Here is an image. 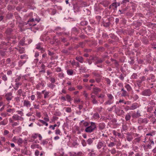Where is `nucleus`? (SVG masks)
Returning a JSON list of instances; mask_svg holds the SVG:
<instances>
[{
  "instance_id": "nucleus-1",
  "label": "nucleus",
  "mask_w": 156,
  "mask_h": 156,
  "mask_svg": "<svg viewBox=\"0 0 156 156\" xmlns=\"http://www.w3.org/2000/svg\"><path fill=\"white\" fill-rule=\"evenodd\" d=\"M91 125L90 126L87 127L85 130V131L87 132L91 133L96 128V126L94 123L91 122Z\"/></svg>"
},
{
  "instance_id": "nucleus-2",
  "label": "nucleus",
  "mask_w": 156,
  "mask_h": 156,
  "mask_svg": "<svg viewBox=\"0 0 156 156\" xmlns=\"http://www.w3.org/2000/svg\"><path fill=\"white\" fill-rule=\"evenodd\" d=\"M12 118L13 119L16 121L20 120L22 121L23 120V119L22 117L19 116L17 115H13L12 117Z\"/></svg>"
},
{
  "instance_id": "nucleus-3",
  "label": "nucleus",
  "mask_w": 156,
  "mask_h": 156,
  "mask_svg": "<svg viewBox=\"0 0 156 156\" xmlns=\"http://www.w3.org/2000/svg\"><path fill=\"white\" fill-rule=\"evenodd\" d=\"M142 94L144 96H150L151 94V92L150 90H145L142 92Z\"/></svg>"
},
{
  "instance_id": "nucleus-4",
  "label": "nucleus",
  "mask_w": 156,
  "mask_h": 156,
  "mask_svg": "<svg viewBox=\"0 0 156 156\" xmlns=\"http://www.w3.org/2000/svg\"><path fill=\"white\" fill-rule=\"evenodd\" d=\"M12 94L11 93H9L6 94L5 95V96L6 97V99L8 101L10 100L12 98Z\"/></svg>"
},
{
  "instance_id": "nucleus-5",
  "label": "nucleus",
  "mask_w": 156,
  "mask_h": 156,
  "mask_svg": "<svg viewBox=\"0 0 156 156\" xmlns=\"http://www.w3.org/2000/svg\"><path fill=\"white\" fill-rule=\"evenodd\" d=\"M101 91V89L98 87H94L93 88V93L97 94L98 92H100Z\"/></svg>"
},
{
  "instance_id": "nucleus-6",
  "label": "nucleus",
  "mask_w": 156,
  "mask_h": 156,
  "mask_svg": "<svg viewBox=\"0 0 156 156\" xmlns=\"http://www.w3.org/2000/svg\"><path fill=\"white\" fill-rule=\"evenodd\" d=\"M140 116V114L138 112H137L136 113L133 114L132 115V117L134 118H137Z\"/></svg>"
},
{
  "instance_id": "nucleus-7",
  "label": "nucleus",
  "mask_w": 156,
  "mask_h": 156,
  "mask_svg": "<svg viewBox=\"0 0 156 156\" xmlns=\"http://www.w3.org/2000/svg\"><path fill=\"white\" fill-rule=\"evenodd\" d=\"M133 139V137L129 133H128L127 134L126 136V139L128 141H130Z\"/></svg>"
},
{
  "instance_id": "nucleus-8",
  "label": "nucleus",
  "mask_w": 156,
  "mask_h": 156,
  "mask_svg": "<svg viewBox=\"0 0 156 156\" xmlns=\"http://www.w3.org/2000/svg\"><path fill=\"white\" fill-rule=\"evenodd\" d=\"M23 104L24 106H26L27 107L30 106L31 105L30 102L28 101L24 100Z\"/></svg>"
},
{
  "instance_id": "nucleus-9",
  "label": "nucleus",
  "mask_w": 156,
  "mask_h": 156,
  "mask_svg": "<svg viewBox=\"0 0 156 156\" xmlns=\"http://www.w3.org/2000/svg\"><path fill=\"white\" fill-rule=\"evenodd\" d=\"M138 122L140 123H146L147 122V119L146 118L142 120L140 119L138 120Z\"/></svg>"
},
{
  "instance_id": "nucleus-10",
  "label": "nucleus",
  "mask_w": 156,
  "mask_h": 156,
  "mask_svg": "<svg viewBox=\"0 0 156 156\" xmlns=\"http://www.w3.org/2000/svg\"><path fill=\"white\" fill-rule=\"evenodd\" d=\"M31 147L32 149H34L35 148H40L41 150L42 149L41 147H39V145L38 144H33L31 145Z\"/></svg>"
},
{
  "instance_id": "nucleus-11",
  "label": "nucleus",
  "mask_w": 156,
  "mask_h": 156,
  "mask_svg": "<svg viewBox=\"0 0 156 156\" xmlns=\"http://www.w3.org/2000/svg\"><path fill=\"white\" fill-rule=\"evenodd\" d=\"M104 143L102 142H100L97 144V147L98 149H100L103 146Z\"/></svg>"
},
{
  "instance_id": "nucleus-12",
  "label": "nucleus",
  "mask_w": 156,
  "mask_h": 156,
  "mask_svg": "<svg viewBox=\"0 0 156 156\" xmlns=\"http://www.w3.org/2000/svg\"><path fill=\"white\" fill-rule=\"evenodd\" d=\"M113 8V9H116L117 8V5L116 3H113L109 6V8Z\"/></svg>"
},
{
  "instance_id": "nucleus-13",
  "label": "nucleus",
  "mask_w": 156,
  "mask_h": 156,
  "mask_svg": "<svg viewBox=\"0 0 156 156\" xmlns=\"http://www.w3.org/2000/svg\"><path fill=\"white\" fill-rule=\"evenodd\" d=\"M76 59L81 63H82L83 61V58L81 56L77 57H76Z\"/></svg>"
},
{
  "instance_id": "nucleus-14",
  "label": "nucleus",
  "mask_w": 156,
  "mask_h": 156,
  "mask_svg": "<svg viewBox=\"0 0 156 156\" xmlns=\"http://www.w3.org/2000/svg\"><path fill=\"white\" fill-rule=\"evenodd\" d=\"M116 112L118 115H121L123 113H124V112L123 111V110H121L117 109L116 110Z\"/></svg>"
},
{
  "instance_id": "nucleus-15",
  "label": "nucleus",
  "mask_w": 156,
  "mask_h": 156,
  "mask_svg": "<svg viewBox=\"0 0 156 156\" xmlns=\"http://www.w3.org/2000/svg\"><path fill=\"white\" fill-rule=\"evenodd\" d=\"M17 143L19 145H20L23 143V140L21 138H19L18 139H17Z\"/></svg>"
},
{
  "instance_id": "nucleus-16",
  "label": "nucleus",
  "mask_w": 156,
  "mask_h": 156,
  "mask_svg": "<svg viewBox=\"0 0 156 156\" xmlns=\"http://www.w3.org/2000/svg\"><path fill=\"white\" fill-rule=\"evenodd\" d=\"M125 87L128 91H130L132 90V88L129 84H126L125 86Z\"/></svg>"
},
{
  "instance_id": "nucleus-17",
  "label": "nucleus",
  "mask_w": 156,
  "mask_h": 156,
  "mask_svg": "<svg viewBox=\"0 0 156 156\" xmlns=\"http://www.w3.org/2000/svg\"><path fill=\"white\" fill-rule=\"evenodd\" d=\"M67 74L69 75H71L73 74V70L72 69H68L67 71Z\"/></svg>"
},
{
  "instance_id": "nucleus-18",
  "label": "nucleus",
  "mask_w": 156,
  "mask_h": 156,
  "mask_svg": "<svg viewBox=\"0 0 156 156\" xmlns=\"http://www.w3.org/2000/svg\"><path fill=\"white\" fill-rule=\"evenodd\" d=\"M19 51L20 54H22L24 52L25 50L23 48L20 47Z\"/></svg>"
},
{
  "instance_id": "nucleus-19",
  "label": "nucleus",
  "mask_w": 156,
  "mask_h": 156,
  "mask_svg": "<svg viewBox=\"0 0 156 156\" xmlns=\"http://www.w3.org/2000/svg\"><path fill=\"white\" fill-rule=\"evenodd\" d=\"M137 107V105L136 104H133L132 106L130 107V109L132 110H134L136 109Z\"/></svg>"
},
{
  "instance_id": "nucleus-20",
  "label": "nucleus",
  "mask_w": 156,
  "mask_h": 156,
  "mask_svg": "<svg viewBox=\"0 0 156 156\" xmlns=\"http://www.w3.org/2000/svg\"><path fill=\"white\" fill-rule=\"evenodd\" d=\"M131 118V116L130 115H129V114H127L125 117L126 119V121L129 120Z\"/></svg>"
},
{
  "instance_id": "nucleus-21",
  "label": "nucleus",
  "mask_w": 156,
  "mask_h": 156,
  "mask_svg": "<svg viewBox=\"0 0 156 156\" xmlns=\"http://www.w3.org/2000/svg\"><path fill=\"white\" fill-rule=\"evenodd\" d=\"M41 44L40 43L38 44L37 45L36 48L37 49H41L42 50V51H44L43 48H41Z\"/></svg>"
},
{
  "instance_id": "nucleus-22",
  "label": "nucleus",
  "mask_w": 156,
  "mask_h": 156,
  "mask_svg": "<svg viewBox=\"0 0 156 156\" xmlns=\"http://www.w3.org/2000/svg\"><path fill=\"white\" fill-rule=\"evenodd\" d=\"M49 92H45L44 93V98H45L48 97Z\"/></svg>"
},
{
  "instance_id": "nucleus-23",
  "label": "nucleus",
  "mask_w": 156,
  "mask_h": 156,
  "mask_svg": "<svg viewBox=\"0 0 156 156\" xmlns=\"http://www.w3.org/2000/svg\"><path fill=\"white\" fill-rule=\"evenodd\" d=\"M93 140L92 139L89 138L87 141V142L89 144H90L93 142Z\"/></svg>"
},
{
  "instance_id": "nucleus-24",
  "label": "nucleus",
  "mask_w": 156,
  "mask_h": 156,
  "mask_svg": "<svg viewBox=\"0 0 156 156\" xmlns=\"http://www.w3.org/2000/svg\"><path fill=\"white\" fill-rule=\"evenodd\" d=\"M104 125L103 123H100L99 125V128L101 129H102L104 128Z\"/></svg>"
},
{
  "instance_id": "nucleus-25",
  "label": "nucleus",
  "mask_w": 156,
  "mask_h": 156,
  "mask_svg": "<svg viewBox=\"0 0 156 156\" xmlns=\"http://www.w3.org/2000/svg\"><path fill=\"white\" fill-rule=\"evenodd\" d=\"M40 122L41 123H42L44 125H45L46 126H48V123L43 120H40Z\"/></svg>"
},
{
  "instance_id": "nucleus-26",
  "label": "nucleus",
  "mask_w": 156,
  "mask_h": 156,
  "mask_svg": "<svg viewBox=\"0 0 156 156\" xmlns=\"http://www.w3.org/2000/svg\"><path fill=\"white\" fill-rule=\"evenodd\" d=\"M19 124L16 122H13L12 124V127H14L18 125Z\"/></svg>"
},
{
  "instance_id": "nucleus-27",
  "label": "nucleus",
  "mask_w": 156,
  "mask_h": 156,
  "mask_svg": "<svg viewBox=\"0 0 156 156\" xmlns=\"http://www.w3.org/2000/svg\"><path fill=\"white\" fill-rule=\"evenodd\" d=\"M127 95V92L125 90L123 91L122 94V96L125 97Z\"/></svg>"
},
{
  "instance_id": "nucleus-28",
  "label": "nucleus",
  "mask_w": 156,
  "mask_h": 156,
  "mask_svg": "<svg viewBox=\"0 0 156 156\" xmlns=\"http://www.w3.org/2000/svg\"><path fill=\"white\" fill-rule=\"evenodd\" d=\"M2 79L5 81H6L7 80V78L5 75H4L2 76Z\"/></svg>"
},
{
  "instance_id": "nucleus-29",
  "label": "nucleus",
  "mask_w": 156,
  "mask_h": 156,
  "mask_svg": "<svg viewBox=\"0 0 156 156\" xmlns=\"http://www.w3.org/2000/svg\"><path fill=\"white\" fill-rule=\"evenodd\" d=\"M66 98L69 102H70L71 100L70 97L68 95H66Z\"/></svg>"
},
{
  "instance_id": "nucleus-30",
  "label": "nucleus",
  "mask_w": 156,
  "mask_h": 156,
  "mask_svg": "<svg viewBox=\"0 0 156 156\" xmlns=\"http://www.w3.org/2000/svg\"><path fill=\"white\" fill-rule=\"evenodd\" d=\"M104 60L101 59H100L97 60V62H96V64L100 63H101L103 62Z\"/></svg>"
},
{
  "instance_id": "nucleus-31",
  "label": "nucleus",
  "mask_w": 156,
  "mask_h": 156,
  "mask_svg": "<svg viewBox=\"0 0 156 156\" xmlns=\"http://www.w3.org/2000/svg\"><path fill=\"white\" fill-rule=\"evenodd\" d=\"M66 111L68 112H71V109L70 108L68 107L66 109Z\"/></svg>"
},
{
  "instance_id": "nucleus-32",
  "label": "nucleus",
  "mask_w": 156,
  "mask_h": 156,
  "mask_svg": "<svg viewBox=\"0 0 156 156\" xmlns=\"http://www.w3.org/2000/svg\"><path fill=\"white\" fill-rule=\"evenodd\" d=\"M108 97L109 99L111 100L112 99H113V97L112 95L111 94H108Z\"/></svg>"
},
{
  "instance_id": "nucleus-33",
  "label": "nucleus",
  "mask_w": 156,
  "mask_h": 156,
  "mask_svg": "<svg viewBox=\"0 0 156 156\" xmlns=\"http://www.w3.org/2000/svg\"><path fill=\"white\" fill-rule=\"evenodd\" d=\"M94 74L95 76L97 77H101V76L99 74L96 73H94Z\"/></svg>"
},
{
  "instance_id": "nucleus-34",
  "label": "nucleus",
  "mask_w": 156,
  "mask_h": 156,
  "mask_svg": "<svg viewBox=\"0 0 156 156\" xmlns=\"http://www.w3.org/2000/svg\"><path fill=\"white\" fill-rule=\"evenodd\" d=\"M61 133V131L59 129H56L55 130V133L56 134H60Z\"/></svg>"
},
{
  "instance_id": "nucleus-35",
  "label": "nucleus",
  "mask_w": 156,
  "mask_h": 156,
  "mask_svg": "<svg viewBox=\"0 0 156 156\" xmlns=\"http://www.w3.org/2000/svg\"><path fill=\"white\" fill-rule=\"evenodd\" d=\"M74 102L78 104L80 102V100L79 99H76L74 100Z\"/></svg>"
},
{
  "instance_id": "nucleus-36",
  "label": "nucleus",
  "mask_w": 156,
  "mask_h": 156,
  "mask_svg": "<svg viewBox=\"0 0 156 156\" xmlns=\"http://www.w3.org/2000/svg\"><path fill=\"white\" fill-rule=\"evenodd\" d=\"M105 81H106L107 83L108 84H110L111 81H110V80L109 79L107 78H105Z\"/></svg>"
},
{
  "instance_id": "nucleus-37",
  "label": "nucleus",
  "mask_w": 156,
  "mask_h": 156,
  "mask_svg": "<svg viewBox=\"0 0 156 156\" xmlns=\"http://www.w3.org/2000/svg\"><path fill=\"white\" fill-rule=\"evenodd\" d=\"M39 151L37 150H36L35 152V155L36 156H38L39 155Z\"/></svg>"
},
{
  "instance_id": "nucleus-38",
  "label": "nucleus",
  "mask_w": 156,
  "mask_h": 156,
  "mask_svg": "<svg viewBox=\"0 0 156 156\" xmlns=\"http://www.w3.org/2000/svg\"><path fill=\"white\" fill-rule=\"evenodd\" d=\"M115 144L114 142H111L108 145V146L109 147H112L114 146Z\"/></svg>"
},
{
  "instance_id": "nucleus-39",
  "label": "nucleus",
  "mask_w": 156,
  "mask_h": 156,
  "mask_svg": "<svg viewBox=\"0 0 156 156\" xmlns=\"http://www.w3.org/2000/svg\"><path fill=\"white\" fill-rule=\"evenodd\" d=\"M111 152L112 154H115L116 153V150L114 149H113L111 151Z\"/></svg>"
},
{
  "instance_id": "nucleus-40",
  "label": "nucleus",
  "mask_w": 156,
  "mask_h": 156,
  "mask_svg": "<svg viewBox=\"0 0 156 156\" xmlns=\"http://www.w3.org/2000/svg\"><path fill=\"white\" fill-rule=\"evenodd\" d=\"M92 102L94 104H96L98 103V101L95 99H93Z\"/></svg>"
},
{
  "instance_id": "nucleus-41",
  "label": "nucleus",
  "mask_w": 156,
  "mask_h": 156,
  "mask_svg": "<svg viewBox=\"0 0 156 156\" xmlns=\"http://www.w3.org/2000/svg\"><path fill=\"white\" fill-rule=\"evenodd\" d=\"M17 140V139L16 138V136L14 137L12 139V141L14 142H16Z\"/></svg>"
},
{
  "instance_id": "nucleus-42",
  "label": "nucleus",
  "mask_w": 156,
  "mask_h": 156,
  "mask_svg": "<svg viewBox=\"0 0 156 156\" xmlns=\"http://www.w3.org/2000/svg\"><path fill=\"white\" fill-rule=\"evenodd\" d=\"M35 98V96L34 95H33L31 96H30V99L32 101H33L34 100Z\"/></svg>"
},
{
  "instance_id": "nucleus-43",
  "label": "nucleus",
  "mask_w": 156,
  "mask_h": 156,
  "mask_svg": "<svg viewBox=\"0 0 156 156\" xmlns=\"http://www.w3.org/2000/svg\"><path fill=\"white\" fill-rule=\"evenodd\" d=\"M17 112L18 114L20 115L21 116L23 115V113L22 111H18Z\"/></svg>"
},
{
  "instance_id": "nucleus-44",
  "label": "nucleus",
  "mask_w": 156,
  "mask_h": 156,
  "mask_svg": "<svg viewBox=\"0 0 156 156\" xmlns=\"http://www.w3.org/2000/svg\"><path fill=\"white\" fill-rule=\"evenodd\" d=\"M24 43V41L23 40H22L20 42V44L22 45H23Z\"/></svg>"
},
{
  "instance_id": "nucleus-45",
  "label": "nucleus",
  "mask_w": 156,
  "mask_h": 156,
  "mask_svg": "<svg viewBox=\"0 0 156 156\" xmlns=\"http://www.w3.org/2000/svg\"><path fill=\"white\" fill-rule=\"evenodd\" d=\"M34 108L35 109H38L39 108V105H34Z\"/></svg>"
},
{
  "instance_id": "nucleus-46",
  "label": "nucleus",
  "mask_w": 156,
  "mask_h": 156,
  "mask_svg": "<svg viewBox=\"0 0 156 156\" xmlns=\"http://www.w3.org/2000/svg\"><path fill=\"white\" fill-rule=\"evenodd\" d=\"M6 123L4 122V121H2L0 122V125H5Z\"/></svg>"
},
{
  "instance_id": "nucleus-47",
  "label": "nucleus",
  "mask_w": 156,
  "mask_h": 156,
  "mask_svg": "<svg viewBox=\"0 0 156 156\" xmlns=\"http://www.w3.org/2000/svg\"><path fill=\"white\" fill-rule=\"evenodd\" d=\"M27 57V55H23L20 56V58L21 59H23Z\"/></svg>"
},
{
  "instance_id": "nucleus-48",
  "label": "nucleus",
  "mask_w": 156,
  "mask_h": 156,
  "mask_svg": "<svg viewBox=\"0 0 156 156\" xmlns=\"http://www.w3.org/2000/svg\"><path fill=\"white\" fill-rule=\"evenodd\" d=\"M1 115L2 116L5 117H6L7 116V114L5 113H2L1 114Z\"/></svg>"
},
{
  "instance_id": "nucleus-49",
  "label": "nucleus",
  "mask_w": 156,
  "mask_h": 156,
  "mask_svg": "<svg viewBox=\"0 0 156 156\" xmlns=\"http://www.w3.org/2000/svg\"><path fill=\"white\" fill-rule=\"evenodd\" d=\"M51 81L52 83H55V80L54 78H51Z\"/></svg>"
},
{
  "instance_id": "nucleus-50",
  "label": "nucleus",
  "mask_w": 156,
  "mask_h": 156,
  "mask_svg": "<svg viewBox=\"0 0 156 156\" xmlns=\"http://www.w3.org/2000/svg\"><path fill=\"white\" fill-rule=\"evenodd\" d=\"M21 79V77L20 76H19L17 78H16L15 80V81L16 82H18Z\"/></svg>"
},
{
  "instance_id": "nucleus-51",
  "label": "nucleus",
  "mask_w": 156,
  "mask_h": 156,
  "mask_svg": "<svg viewBox=\"0 0 156 156\" xmlns=\"http://www.w3.org/2000/svg\"><path fill=\"white\" fill-rule=\"evenodd\" d=\"M105 95L103 94H101L99 96H98L99 98H103L104 97Z\"/></svg>"
},
{
  "instance_id": "nucleus-52",
  "label": "nucleus",
  "mask_w": 156,
  "mask_h": 156,
  "mask_svg": "<svg viewBox=\"0 0 156 156\" xmlns=\"http://www.w3.org/2000/svg\"><path fill=\"white\" fill-rule=\"evenodd\" d=\"M53 118V119L52 120L53 122L55 121V120H57L58 119V117H57L56 116H54Z\"/></svg>"
},
{
  "instance_id": "nucleus-53",
  "label": "nucleus",
  "mask_w": 156,
  "mask_h": 156,
  "mask_svg": "<svg viewBox=\"0 0 156 156\" xmlns=\"http://www.w3.org/2000/svg\"><path fill=\"white\" fill-rule=\"evenodd\" d=\"M9 133V131L7 130H5L4 131V135H6Z\"/></svg>"
},
{
  "instance_id": "nucleus-54",
  "label": "nucleus",
  "mask_w": 156,
  "mask_h": 156,
  "mask_svg": "<svg viewBox=\"0 0 156 156\" xmlns=\"http://www.w3.org/2000/svg\"><path fill=\"white\" fill-rule=\"evenodd\" d=\"M101 77L96 78V80L97 83H99L100 82Z\"/></svg>"
},
{
  "instance_id": "nucleus-55",
  "label": "nucleus",
  "mask_w": 156,
  "mask_h": 156,
  "mask_svg": "<svg viewBox=\"0 0 156 156\" xmlns=\"http://www.w3.org/2000/svg\"><path fill=\"white\" fill-rule=\"evenodd\" d=\"M1 140L3 142H5V138L4 137H1Z\"/></svg>"
},
{
  "instance_id": "nucleus-56",
  "label": "nucleus",
  "mask_w": 156,
  "mask_h": 156,
  "mask_svg": "<svg viewBox=\"0 0 156 156\" xmlns=\"http://www.w3.org/2000/svg\"><path fill=\"white\" fill-rule=\"evenodd\" d=\"M69 91H73V90H75V88H74L73 87H70V88H69Z\"/></svg>"
},
{
  "instance_id": "nucleus-57",
  "label": "nucleus",
  "mask_w": 156,
  "mask_h": 156,
  "mask_svg": "<svg viewBox=\"0 0 156 156\" xmlns=\"http://www.w3.org/2000/svg\"><path fill=\"white\" fill-rule=\"evenodd\" d=\"M75 64H74V65H76L77 67H79V62H74Z\"/></svg>"
},
{
  "instance_id": "nucleus-58",
  "label": "nucleus",
  "mask_w": 156,
  "mask_h": 156,
  "mask_svg": "<svg viewBox=\"0 0 156 156\" xmlns=\"http://www.w3.org/2000/svg\"><path fill=\"white\" fill-rule=\"evenodd\" d=\"M77 88L79 90H80V89H82L83 88L82 86H80V85L77 86Z\"/></svg>"
},
{
  "instance_id": "nucleus-59",
  "label": "nucleus",
  "mask_w": 156,
  "mask_h": 156,
  "mask_svg": "<svg viewBox=\"0 0 156 156\" xmlns=\"http://www.w3.org/2000/svg\"><path fill=\"white\" fill-rule=\"evenodd\" d=\"M48 54L50 56H52L54 54V53L53 52H51L50 51H48Z\"/></svg>"
},
{
  "instance_id": "nucleus-60",
  "label": "nucleus",
  "mask_w": 156,
  "mask_h": 156,
  "mask_svg": "<svg viewBox=\"0 0 156 156\" xmlns=\"http://www.w3.org/2000/svg\"><path fill=\"white\" fill-rule=\"evenodd\" d=\"M84 95L86 99H88V94L87 93L85 94H84Z\"/></svg>"
},
{
  "instance_id": "nucleus-61",
  "label": "nucleus",
  "mask_w": 156,
  "mask_h": 156,
  "mask_svg": "<svg viewBox=\"0 0 156 156\" xmlns=\"http://www.w3.org/2000/svg\"><path fill=\"white\" fill-rule=\"evenodd\" d=\"M38 135L37 134H35L34 136H32L33 138L34 139H35L37 137Z\"/></svg>"
},
{
  "instance_id": "nucleus-62",
  "label": "nucleus",
  "mask_w": 156,
  "mask_h": 156,
  "mask_svg": "<svg viewBox=\"0 0 156 156\" xmlns=\"http://www.w3.org/2000/svg\"><path fill=\"white\" fill-rule=\"evenodd\" d=\"M12 73V72L11 71H10V70L9 71L7 72V74L8 75H9L11 74Z\"/></svg>"
},
{
  "instance_id": "nucleus-63",
  "label": "nucleus",
  "mask_w": 156,
  "mask_h": 156,
  "mask_svg": "<svg viewBox=\"0 0 156 156\" xmlns=\"http://www.w3.org/2000/svg\"><path fill=\"white\" fill-rule=\"evenodd\" d=\"M44 119L46 121H49V119L48 117H45L44 118Z\"/></svg>"
},
{
  "instance_id": "nucleus-64",
  "label": "nucleus",
  "mask_w": 156,
  "mask_h": 156,
  "mask_svg": "<svg viewBox=\"0 0 156 156\" xmlns=\"http://www.w3.org/2000/svg\"><path fill=\"white\" fill-rule=\"evenodd\" d=\"M34 19H30V20H29L28 21V23L29 22H34Z\"/></svg>"
}]
</instances>
